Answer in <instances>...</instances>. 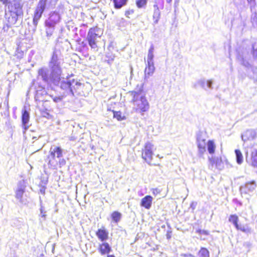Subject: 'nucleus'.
Returning a JSON list of instances; mask_svg holds the SVG:
<instances>
[{
    "label": "nucleus",
    "instance_id": "10",
    "mask_svg": "<svg viewBox=\"0 0 257 257\" xmlns=\"http://www.w3.org/2000/svg\"><path fill=\"white\" fill-rule=\"evenodd\" d=\"M246 161L253 167H257V149H253L251 151L250 156H248V152H245Z\"/></svg>",
    "mask_w": 257,
    "mask_h": 257
},
{
    "label": "nucleus",
    "instance_id": "9",
    "mask_svg": "<svg viewBox=\"0 0 257 257\" xmlns=\"http://www.w3.org/2000/svg\"><path fill=\"white\" fill-rule=\"evenodd\" d=\"M256 187L255 182L251 181L246 183L244 185L240 187V191L241 193L248 194L254 190Z\"/></svg>",
    "mask_w": 257,
    "mask_h": 257
},
{
    "label": "nucleus",
    "instance_id": "36",
    "mask_svg": "<svg viewBox=\"0 0 257 257\" xmlns=\"http://www.w3.org/2000/svg\"><path fill=\"white\" fill-rule=\"evenodd\" d=\"M252 55L254 59H257V43H255L252 45Z\"/></svg>",
    "mask_w": 257,
    "mask_h": 257
},
{
    "label": "nucleus",
    "instance_id": "1",
    "mask_svg": "<svg viewBox=\"0 0 257 257\" xmlns=\"http://www.w3.org/2000/svg\"><path fill=\"white\" fill-rule=\"evenodd\" d=\"M63 63V57L60 50L55 48L48 64L50 73L47 68H42L38 71V79H41L47 84L51 82L54 85L59 86L65 91V95L73 96L74 95V90H76L81 83L74 79H71L68 76L65 78L62 77V65Z\"/></svg>",
    "mask_w": 257,
    "mask_h": 257
},
{
    "label": "nucleus",
    "instance_id": "41",
    "mask_svg": "<svg viewBox=\"0 0 257 257\" xmlns=\"http://www.w3.org/2000/svg\"><path fill=\"white\" fill-rule=\"evenodd\" d=\"M213 81L211 80L206 81V88L212 89Z\"/></svg>",
    "mask_w": 257,
    "mask_h": 257
},
{
    "label": "nucleus",
    "instance_id": "11",
    "mask_svg": "<svg viewBox=\"0 0 257 257\" xmlns=\"http://www.w3.org/2000/svg\"><path fill=\"white\" fill-rule=\"evenodd\" d=\"M238 61L243 66L247 68H250L251 65L250 64L247 57V54L243 53L242 54L238 53L237 56Z\"/></svg>",
    "mask_w": 257,
    "mask_h": 257
},
{
    "label": "nucleus",
    "instance_id": "19",
    "mask_svg": "<svg viewBox=\"0 0 257 257\" xmlns=\"http://www.w3.org/2000/svg\"><path fill=\"white\" fill-rule=\"evenodd\" d=\"M98 250L101 254L104 255L108 253L110 251L111 247L108 243L104 242L99 245Z\"/></svg>",
    "mask_w": 257,
    "mask_h": 257
},
{
    "label": "nucleus",
    "instance_id": "48",
    "mask_svg": "<svg viewBox=\"0 0 257 257\" xmlns=\"http://www.w3.org/2000/svg\"><path fill=\"white\" fill-rule=\"evenodd\" d=\"M247 2L250 4L251 6H253L255 4V0H247Z\"/></svg>",
    "mask_w": 257,
    "mask_h": 257
},
{
    "label": "nucleus",
    "instance_id": "23",
    "mask_svg": "<svg viewBox=\"0 0 257 257\" xmlns=\"http://www.w3.org/2000/svg\"><path fill=\"white\" fill-rule=\"evenodd\" d=\"M154 47L152 44L148 51V58H147V63H154L153 58H154Z\"/></svg>",
    "mask_w": 257,
    "mask_h": 257
},
{
    "label": "nucleus",
    "instance_id": "44",
    "mask_svg": "<svg viewBox=\"0 0 257 257\" xmlns=\"http://www.w3.org/2000/svg\"><path fill=\"white\" fill-rule=\"evenodd\" d=\"M134 13V11L133 10H128V11H126L125 13V15L126 17L129 18L128 16L130 15H131L132 14H133Z\"/></svg>",
    "mask_w": 257,
    "mask_h": 257
},
{
    "label": "nucleus",
    "instance_id": "54",
    "mask_svg": "<svg viewBox=\"0 0 257 257\" xmlns=\"http://www.w3.org/2000/svg\"><path fill=\"white\" fill-rule=\"evenodd\" d=\"M107 257H115V256L113 255H108Z\"/></svg>",
    "mask_w": 257,
    "mask_h": 257
},
{
    "label": "nucleus",
    "instance_id": "5",
    "mask_svg": "<svg viewBox=\"0 0 257 257\" xmlns=\"http://www.w3.org/2000/svg\"><path fill=\"white\" fill-rule=\"evenodd\" d=\"M153 149L154 145L150 142H147L142 150V157L149 165H151L153 160Z\"/></svg>",
    "mask_w": 257,
    "mask_h": 257
},
{
    "label": "nucleus",
    "instance_id": "31",
    "mask_svg": "<svg viewBox=\"0 0 257 257\" xmlns=\"http://www.w3.org/2000/svg\"><path fill=\"white\" fill-rule=\"evenodd\" d=\"M148 0H136L137 7L139 9L146 8Z\"/></svg>",
    "mask_w": 257,
    "mask_h": 257
},
{
    "label": "nucleus",
    "instance_id": "35",
    "mask_svg": "<svg viewBox=\"0 0 257 257\" xmlns=\"http://www.w3.org/2000/svg\"><path fill=\"white\" fill-rule=\"evenodd\" d=\"M40 216L44 220H46V211L45 209V207L42 205L41 203L40 204Z\"/></svg>",
    "mask_w": 257,
    "mask_h": 257
},
{
    "label": "nucleus",
    "instance_id": "7",
    "mask_svg": "<svg viewBox=\"0 0 257 257\" xmlns=\"http://www.w3.org/2000/svg\"><path fill=\"white\" fill-rule=\"evenodd\" d=\"M26 183L24 180H21L19 182L17 188L15 192V197L22 204H26L27 201L23 199V195L25 192Z\"/></svg>",
    "mask_w": 257,
    "mask_h": 257
},
{
    "label": "nucleus",
    "instance_id": "40",
    "mask_svg": "<svg viewBox=\"0 0 257 257\" xmlns=\"http://www.w3.org/2000/svg\"><path fill=\"white\" fill-rule=\"evenodd\" d=\"M63 97H64L63 96H54V97H52V99L55 102L57 103V102H61L62 100V99H63Z\"/></svg>",
    "mask_w": 257,
    "mask_h": 257
},
{
    "label": "nucleus",
    "instance_id": "43",
    "mask_svg": "<svg viewBox=\"0 0 257 257\" xmlns=\"http://www.w3.org/2000/svg\"><path fill=\"white\" fill-rule=\"evenodd\" d=\"M38 20L34 19L33 20V24L34 25V30H35L36 29L38 23Z\"/></svg>",
    "mask_w": 257,
    "mask_h": 257
},
{
    "label": "nucleus",
    "instance_id": "55",
    "mask_svg": "<svg viewBox=\"0 0 257 257\" xmlns=\"http://www.w3.org/2000/svg\"><path fill=\"white\" fill-rule=\"evenodd\" d=\"M40 87L41 89H43V87H42V86H40Z\"/></svg>",
    "mask_w": 257,
    "mask_h": 257
},
{
    "label": "nucleus",
    "instance_id": "34",
    "mask_svg": "<svg viewBox=\"0 0 257 257\" xmlns=\"http://www.w3.org/2000/svg\"><path fill=\"white\" fill-rule=\"evenodd\" d=\"M113 117L116 118L118 120H124L125 117L122 114L120 111H113Z\"/></svg>",
    "mask_w": 257,
    "mask_h": 257
},
{
    "label": "nucleus",
    "instance_id": "6",
    "mask_svg": "<svg viewBox=\"0 0 257 257\" xmlns=\"http://www.w3.org/2000/svg\"><path fill=\"white\" fill-rule=\"evenodd\" d=\"M197 144L198 149V155L202 157L206 151V140L204 135L202 132H199L197 134Z\"/></svg>",
    "mask_w": 257,
    "mask_h": 257
},
{
    "label": "nucleus",
    "instance_id": "49",
    "mask_svg": "<svg viewBox=\"0 0 257 257\" xmlns=\"http://www.w3.org/2000/svg\"><path fill=\"white\" fill-rule=\"evenodd\" d=\"M0 2L5 5H8L9 4L8 0H0Z\"/></svg>",
    "mask_w": 257,
    "mask_h": 257
},
{
    "label": "nucleus",
    "instance_id": "45",
    "mask_svg": "<svg viewBox=\"0 0 257 257\" xmlns=\"http://www.w3.org/2000/svg\"><path fill=\"white\" fill-rule=\"evenodd\" d=\"M197 232L199 233L200 234H203L204 235H207L208 234V231L204 230H201L199 229L197 230Z\"/></svg>",
    "mask_w": 257,
    "mask_h": 257
},
{
    "label": "nucleus",
    "instance_id": "20",
    "mask_svg": "<svg viewBox=\"0 0 257 257\" xmlns=\"http://www.w3.org/2000/svg\"><path fill=\"white\" fill-rule=\"evenodd\" d=\"M96 234L98 239L102 241L106 240L108 237V232L105 229H98Z\"/></svg>",
    "mask_w": 257,
    "mask_h": 257
},
{
    "label": "nucleus",
    "instance_id": "33",
    "mask_svg": "<svg viewBox=\"0 0 257 257\" xmlns=\"http://www.w3.org/2000/svg\"><path fill=\"white\" fill-rule=\"evenodd\" d=\"M46 2L39 1L36 10L42 12H44L46 8Z\"/></svg>",
    "mask_w": 257,
    "mask_h": 257
},
{
    "label": "nucleus",
    "instance_id": "3",
    "mask_svg": "<svg viewBox=\"0 0 257 257\" xmlns=\"http://www.w3.org/2000/svg\"><path fill=\"white\" fill-rule=\"evenodd\" d=\"M133 95V100L135 105H137V111L140 112H144L149 109V103L142 92L134 91L132 92Z\"/></svg>",
    "mask_w": 257,
    "mask_h": 257
},
{
    "label": "nucleus",
    "instance_id": "17",
    "mask_svg": "<svg viewBox=\"0 0 257 257\" xmlns=\"http://www.w3.org/2000/svg\"><path fill=\"white\" fill-rule=\"evenodd\" d=\"M12 25L7 23L4 25L1 34H3L5 36H12L15 33L14 30L11 28Z\"/></svg>",
    "mask_w": 257,
    "mask_h": 257
},
{
    "label": "nucleus",
    "instance_id": "14",
    "mask_svg": "<svg viewBox=\"0 0 257 257\" xmlns=\"http://www.w3.org/2000/svg\"><path fill=\"white\" fill-rule=\"evenodd\" d=\"M155 67L154 63H147V66L145 71L144 82L148 81L149 77L153 75Z\"/></svg>",
    "mask_w": 257,
    "mask_h": 257
},
{
    "label": "nucleus",
    "instance_id": "22",
    "mask_svg": "<svg viewBox=\"0 0 257 257\" xmlns=\"http://www.w3.org/2000/svg\"><path fill=\"white\" fill-rule=\"evenodd\" d=\"M198 86H200L203 89L206 90V80L204 79H201L192 83V87L193 88L197 89Z\"/></svg>",
    "mask_w": 257,
    "mask_h": 257
},
{
    "label": "nucleus",
    "instance_id": "51",
    "mask_svg": "<svg viewBox=\"0 0 257 257\" xmlns=\"http://www.w3.org/2000/svg\"><path fill=\"white\" fill-rule=\"evenodd\" d=\"M40 191L41 193L44 194L45 193V188H42L41 189H40Z\"/></svg>",
    "mask_w": 257,
    "mask_h": 257
},
{
    "label": "nucleus",
    "instance_id": "30",
    "mask_svg": "<svg viewBox=\"0 0 257 257\" xmlns=\"http://www.w3.org/2000/svg\"><path fill=\"white\" fill-rule=\"evenodd\" d=\"M160 15L161 13L160 11V10H154V14H153V20H154V24H158L159 19L160 18Z\"/></svg>",
    "mask_w": 257,
    "mask_h": 257
},
{
    "label": "nucleus",
    "instance_id": "52",
    "mask_svg": "<svg viewBox=\"0 0 257 257\" xmlns=\"http://www.w3.org/2000/svg\"><path fill=\"white\" fill-rule=\"evenodd\" d=\"M34 84H35V81L33 80V85L31 86L30 89H33V87H34Z\"/></svg>",
    "mask_w": 257,
    "mask_h": 257
},
{
    "label": "nucleus",
    "instance_id": "18",
    "mask_svg": "<svg viewBox=\"0 0 257 257\" xmlns=\"http://www.w3.org/2000/svg\"><path fill=\"white\" fill-rule=\"evenodd\" d=\"M213 164H215L216 168L219 170H222L224 168V163L227 162L225 158L224 160L222 158H212L211 160Z\"/></svg>",
    "mask_w": 257,
    "mask_h": 257
},
{
    "label": "nucleus",
    "instance_id": "37",
    "mask_svg": "<svg viewBox=\"0 0 257 257\" xmlns=\"http://www.w3.org/2000/svg\"><path fill=\"white\" fill-rule=\"evenodd\" d=\"M251 21L254 27H257V13L252 14L251 17Z\"/></svg>",
    "mask_w": 257,
    "mask_h": 257
},
{
    "label": "nucleus",
    "instance_id": "21",
    "mask_svg": "<svg viewBox=\"0 0 257 257\" xmlns=\"http://www.w3.org/2000/svg\"><path fill=\"white\" fill-rule=\"evenodd\" d=\"M23 16H18L17 14H10V16L8 17L7 21L8 23L10 25H15L19 19H22Z\"/></svg>",
    "mask_w": 257,
    "mask_h": 257
},
{
    "label": "nucleus",
    "instance_id": "8",
    "mask_svg": "<svg viewBox=\"0 0 257 257\" xmlns=\"http://www.w3.org/2000/svg\"><path fill=\"white\" fill-rule=\"evenodd\" d=\"M8 9L10 14H17L18 16H23L22 6L20 2L13 1L9 3Z\"/></svg>",
    "mask_w": 257,
    "mask_h": 257
},
{
    "label": "nucleus",
    "instance_id": "25",
    "mask_svg": "<svg viewBox=\"0 0 257 257\" xmlns=\"http://www.w3.org/2000/svg\"><path fill=\"white\" fill-rule=\"evenodd\" d=\"M207 150L209 154H212L215 152V145L213 141L209 140L207 142Z\"/></svg>",
    "mask_w": 257,
    "mask_h": 257
},
{
    "label": "nucleus",
    "instance_id": "4",
    "mask_svg": "<svg viewBox=\"0 0 257 257\" xmlns=\"http://www.w3.org/2000/svg\"><path fill=\"white\" fill-rule=\"evenodd\" d=\"M101 30L97 27L91 28L89 29L86 39L91 49H97L96 40L101 37Z\"/></svg>",
    "mask_w": 257,
    "mask_h": 257
},
{
    "label": "nucleus",
    "instance_id": "42",
    "mask_svg": "<svg viewBox=\"0 0 257 257\" xmlns=\"http://www.w3.org/2000/svg\"><path fill=\"white\" fill-rule=\"evenodd\" d=\"M197 206V202H192L190 204V208L192 209V210H194Z\"/></svg>",
    "mask_w": 257,
    "mask_h": 257
},
{
    "label": "nucleus",
    "instance_id": "38",
    "mask_svg": "<svg viewBox=\"0 0 257 257\" xmlns=\"http://www.w3.org/2000/svg\"><path fill=\"white\" fill-rule=\"evenodd\" d=\"M43 13V12L36 10L35 11L33 19L39 21L40 19L41 18Z\"/></svg>",
    "mask_w": 257,
    "mask_h": 257
},
{
    "label": "nucleus",
    "instance_id": "32",
    "mask_svg": "<svg viewBox=\"0 0 257 257\" xmlns=\"http://www.w3.org/2000/svg\"><path fill=\"white\" fill-rule=\"evenodd\" d=\"M229 221L232 223L235 227H238V217L236 215H231L229 218Z\"/></svg>",
    "mask_w": 257,
    "mask_h": 257
},
{
    "label": "nucleus",
    "instance_id": "24",
    "mask_svg": "<svg viewBox=\"0 0 257 257\" xmlns=\"http://www.w3.org/2000/svg\"><path fill=\"white\" fill-rule=\"evenodd\" d=\"M235 157H236V161L238 165H240L243 162V156L239 150H235Z\"/></svg>",
    "mask_w": 257,
    "mask_h": 257
},
{
    "label": "nucleus",
    "instance_id": "46",
    "mask_svg": "<svg viewBox=\"0 0 257 257\" xmlns=\"http://www.w3.org/2000/svg\"><path fill=\"white\" fill-rule=\"evenodd\" d=\"M160 192V191L157 188L154 189L153 190V194L154 195H157V194L159 193Z\"/></svg>",
    "mask_w": 257,
    "mask_h": 257
},
{
    "label": "nucleus",
    "instance_id": "29",
    "mask_svg": "<svg viewBox=\"0 0 257 257\" xmlns=\"http://www.w3.org/2000/svg\"><path fill=\"white\" fill-rule=\"evenodd\" d=\"M198 257H209V252L207 249L202 247L198 253Z\"/></svg>",
    "mask_w": 257,
    "mask_h": 257
},
{
    "label": "nucleus",
    "instance_id": "15",
    "mask_svg": "<svg viewBox=\"0 0 257 257\" xmlns=\"http://www.w3.org/2000/svg\"><path fill=\"white\" fill-rule=\"evenodd\" d=\"M256 137V132L254 130H248L241 135V139L243 142L249 140H253Z\"/></svg>",
    "mask_w": 257,
    "mask_h": 257
},
{
    "label": "nucleus",
    "instance_id": "39",
    "mask_svg": "<svg viewBox=\"0 0 257 257\" xmlns=\"http://www.w3.org/2000/svg\"><path fill=\"white\" fill-rule=\"evenodd\" d=\"M106 57L108 58V60L107 61H108V63L112 62L115 57L114 55L109 53H107V54L106 55Z\"/></svg>",
    "mask_w": 257,
    "mask_h": 257
},
{
    "label": "nucleus",
    "instance_id": "16",
    "mask_svg": "<svg viewBox=\"0 0 257 257\" xmlns=\"http://www.w3.org/2000/svg\"><path fill=\"white\" fill-rule=\"evenodd\" d=\"M153 197L150 195H147L142 198L141 205L147 209H149L152 206Z\"/></svg>",
    "mask_w": 257,
    "mask_h": 257
},
{
    "label": "nucleus",
    "instance_id": "28",
    "mask_svg": "<svg viewBox=\"0 0 257 257\" xmlns=\"http://www.w3.org/2000/svg\"><path fill=\"white\" fill-rule=\"evenodd\" d=\"M237 230H239L245 233H250V228L247 225L238 224V227H235Z\"/></svg>",
    "mask_w": 257,
    "mask_h": 257
},
{
    "label": "nucleus",
    "instance_id": "53",
    "mask_svg": "<svg viewBox=\"0 0 257 257\" xmlns=\"http://www.w3.org/2000/svg\"><path fill=\"white\" fill-rule=\"evenodd\" d=\"M172 0H166V2L168 4H170L172 2Z\"/></svg>",
    "mask_w": 257,
    "mask_h": 257
},
{
    "label": "nucleus",
    "instance_id": "50",
    "mask_svg": "<svg viewBox=\"0 0 257 257\" xmlns=\"http://www.w3.org/2000/svg\"><path fill=\"white\" fill-rule=\"evenodd\" d=\"M153 7H154V10H159V8L157 4V3H155V4L154 5Z\"/></svg>",
    "mask_w": 257,
    "mask_h": 257
},
{
    "label": "nucleus",
    "instance_id": "2",
    "mask_svg": "<svg viewBox=\"0 0 257 257\" xmlns=\"http://www.w3.org/2000/svg\"><path fill=\"white\" fill-rule=\"evenodd\" d=\"M63 149L59 146L51 147L49 155L46 160L48 168L51 169H57V167H61L66 164V161L63 157Z\"/></svg>",
    "mask_w": 257,
    "mask_h": 257
},
{
    "label": "nucleus",
    "instance_id": "26",
    "mask_svg": "<svg viewBox=\"0 0 257 257\" xmlns=\"http://www.w3.org/2000/svg\"><path fill=\"white\" fill-rule=\"evenodd\" d=\"M111 216L113 221L117 223L121 219V214L118 211H114L112 213Z\"/></svg>",
    "mask_w": 257,
    "mask_h": 257
},
{
    "label": "nucleus",
    "instance_id": "47",
    "mask_svg": "<svg viewBox=\"0 0 257 257\" xmlns=\"http://www.w3.org/2000/svg\"><path fill=\"white\" fill-rule=\"evenodd\" d=\"M171 231H168L166 234V237L168 239L171 238Z\"/></svg>",
    "mask_w": 257,
    "mask_h": 257
},
{
    "label": "nucleus",
    "instance_id": "12",
    "mask_svg": "<svg viewBox=\"0 0 257 257\" xmlns=\"http://www.w3.org/2000/svg\"><path fill=\"white\" fill-rule=\"evenodd\" d=\"M60 20V16L58 13L52 12L50 14V16L48 20H46L45 24L56 26Z\"/></svg>",
    "mask_w": 257,
    "mask_h": 257
},
{
    "label": "nucleus",
    "instance_id": "27",
    "mask_svg": "<svg viewBox=\"0 0 257 257\" xmlns=\"http://www.w3.org/2000/svg\"><path fill=\"white\" fill-rule=\"evenodd\" d=\"M46 29V32L47 37H50L52 35L53 33L55 30V26L45 24Z\"/></svg>",
    "mask_w": 257,
    "mask_h": 257
},
{
    "label": "nucleus",
    "instance_id": "13",
    "mask_svg": "<svg viewBox=\"0 0 257 257\" xmlns=\"http://www.w3.org/2000/svg\"><path fill=\"white\" fill-rule=\"evenodd\" d=\"M29 112L26 109H24L22 111V127L24 130V132L26 131L30 126L29 124Z\"/></svg>",
    "mask_w": 257,
    "mask_h": 257
}]
</instances>
